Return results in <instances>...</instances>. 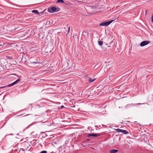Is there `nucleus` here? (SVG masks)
Instances as JSON below:
<instances>
[{
	"instance_id": "nucleus-8",
	"label": "nucleus",
	"mask_w": 153,
	"mask_h": 153,
	"mask_svg": "<svg viewBox=\"0 0 153 153\" xmlns=\"http://www.w3.org/2000/svg\"><path fill=\"white\" fill-rule=\"evenodd\" d=\"M32 13H35L37 15H39V13L38 12V10H33L32 11Z\"/></svg>"
},
{
	"instance_id": "nucleus-23",
	"label": "nucleus",
	"mask_w": 153,
	"mask_h": 153,
	"mask_svg": "<svg viewBox=\"0 0 153 153\" xmlns=\"http://www.w3.org/2000/svg\"><path fill=\"white\" fill-rule=\"evenodd\" d=\"M148 72H152V71L151 70H149L148 71H147Z\"/></svg>"
},
{
	"instance_id": "nucleus-14",
	"label": "nucleus",
	"mask_w": 153,
	"mask_h": 153,
	"mask_svg": "<svg viewBox=\"0 0 153 153\" xmlns=\"http://www.w3.org/2000/svg\"><path fill=\"white\" fill-rule=\"evenodd\" d=\"M23 114H21V115H18V116H17V117H18V118L19 119H21L22 117H23L22 116V115Z\"/></svg>"
},
{
	"instance_id": "nucleus-12",
	"label": "nucleus",
	"mask_w": 153,
	"mask_h": 153,
	"mask_svg": "<svg viewBox=\"0 0 153 153\" xmlns=\"http://www.w3.org/2000/svg\"><path fill=\"white\" fill-rule=\"evenodd\" d=\"M15 84H14V83L13 82L10 84H9L8 85H7V86H6V87H10V86H13Z\"/></svg>"
},
{
	"instance_id": "nucleus-16",
	"label": "nucleus",
	"mask_w": 153,
	"mask_h": 153,
	"mask_svg": "<svg viewBox=\"0 0 153 153\" xmlns=\"http://www.w3.org/2000/svg\"><path fill=\"white\" fill-rule=\"evenodd\" d=\"M24 145L25 146H27L26 147H24V148H26L27 147H28V144L27 143H24Z\"/></svg>"
},
{
	"instance_id": "nucleus-13",
	"label": "nucleus",
	"mask_w": 153,
	"mask_h": 153,
	"mask_svg": "<svg viewBox=\"0 0 153 153\" xmlns=\"http://www.w3.org/2000/svg\"><path fill=\"white\" fill-rule=\"evenodd\" d=\"M98 44L100 46H102L103 45V42L102 41H98Z\"/></svg>"
},
{
	"instance_id": "nucleus-5",
	"label": "nucleus",
	"mask_w": 153,
	"mask_h": 153,
	"mask_svg": "<svg viewBox=\"0 0 153 153\" xmlns=\"http://www.w3.org/2000/svg\"><path fill=\"white\" fill-rule=\"evenodd\" d=\"M56 9H57V8L55 7H51V9L52 10V11H49V12H51V13H53V12H54L59 11L58 10H56Z\"/></svg>"
},
{
	"instance_id": "nucleus-17",
	"label": "nucleus",
	"mask_w": 153,
	"mask_h": 153,
	"mask_svg": "<svg viewBox=\"0 0 153 153\" xmlns=\"http://www.w3.org/2000/svg\"><path fill=\"white\" fill-rule=\"evenodd\" d=\"M39 153H47V152L46 151H43Z\"/></svg>"
},
{
	"instance_id": "nucleus-9",
	"label": "nucleus",
	"mask_w": 153,
	"mask_h": 153,
	"mask_svg": "<svg viewBox=\"0 0 153 153\" xmlns=\"http://www.w3.org/2000/svg\"><path fill=\"white\" fill-rule=\"evenodd\" d=\"M95 80V79H92L91 78H89L88 80V81L89 82L91 83L94 81Z\"/></svg>"
},
{
	"instance_id": "nucleus-21",
	"label": "nucleus",
	"mask_w": 153,
	"mask_h": 153,
	"mask_svg": "<svg viewBox=\"0 0 153 153\" xmlns=\"http://www.w3.org/2000/svg\"><path fill=\"white\" fill-rule=\"evenodd\" d=\"M6 87H7L6 86H2V87H0V89L4 88H5Z\"/></svg>"
},
{
	"instance_id": "nucleus-2",
	"label": "nucleus",
	"mask_w": 153,
	"mask_h": 153,
	"mask_svg": "<svg viewBox=\"0 0 153 153\" xmlns=\"http://www.w3.org/2000/svg\"><path fill=\"white\" fill-rule=\"evenodd\" d=\"M113 20H112L110 21H108L106 22H102L100 24V25L102 26H106L109 25L110 23H111Z\"/></svg>"
},
{
	"instance_id": "nucleus-20",
	"label": "nucleus",
	"mask_w": 153,
	"mask_h": 153,
	"mask_svg": "<svg viewBox=\"0 0 153 153\" xmlns=\"http://www.w3.org/2000/svg\"><path fill=\"white\" fill-rule=\"evenodd\" d=\"M132 104H128L127 105H126V106L127 107H129L130 106H132Z\"/></svg>"
},
{
	"instance_id": "nucleus-25",
	"label": "nucleus",
	"mask_w": 153,
	"mask_h": 153,
	"mask_svg": "<svg viewBox=\"0 0 153 153\" xmlns=\"http://www.w3.org/2000/svg\"><path fill=\"white\" fill-rule=\"evenodd\" d=\"M134 123H135V124H137L136 123H137V122H136V121Z\"/></svg>"
},
{
	"instance_id": "nucleus-24",
	"label": "nucleus",
	"mask_w": 153,
	"mask_h": 153,
	"mask_svg": "<svg viewBox=\"0 0 153 153\" xmlns=\"http://www.w3.org/2000/svg\"><path fill=\"white\" fill-rule=\"evenodd\" d=\"M64 108V106L63 105H62V106H61V108Z\"/></svg>"
},
{
	"instance_id": "nucleus-15",
	"label": "nucleus",
	"mask_w": 153,
	"mask_h": 153,
	"mask_svg": "<svg viewBox=\"0 0 153 153\" xmlns=\"http://www.w3.org/2000/svg\"><path fill=\"white\" fill-rule=\"evenodd\" d=\"M36 61L32 62L31 63H39V62H38L37 60H36Z\"/></svg>"
},
{
	"instance_id": "nucleus-4",
	"label": "nucleus",
	"mask_w": 153,
	"mask_h": 153,
	"mask_svg": "<svg viewBox=\"0 0 153 153\" xmlns=\"http://www.w3.org/2000/svg\"><path fill=\"white\" fill-rule=\"evenodd\" d=\"M149 41H144L142 42L140 44V46L141 47L144 46L149 43Z\"/></svg>"
},
{
	"instance_id": "nucleus-1",
	"label": "nucleus",
	"mask_w": 153,
	"mask_h": 153,
	"mask_svg": "<svg viewBox=\"0 0 153 153\" xmlns=\"http://www.w3.org/2000/svg\"><path fill=\"white\" fill-rule=\"evenodd\" d=\"M114 129L118 133L122 132L124 134H127L128 133V132L126 130H123L120 128L115 129Z\"/></svg>"
},
{
	"instance_id": "nucleus-26",
	"label": "nucleus",
	"mask_w": 153,
	"mask_h": 153,
	"mask_svg": "<svg viewBox=\"0 0 153 153\" xmlns=\"http://www.w3.org/2000/svg\"><path fill=\"white\" fill-rule=\"evenodd\" d=\"M49 70V69H48V70H44V71H47L48 70ZM43 71H44V70H43Z\"/></svg>"
},
{
	"instance_id": "nucleus-6",
	"label": "nucleus",
	"mask_w": 153,
	"mask_h": 153,
	"mask_svg": "<svg viewBox=\"0 0 153 153\" xmlns=\"http://www.w3.org/2000/svg\"><path fill=\"white\" fill-rule=\"evenodd\" d=\"M28 148V147L26 148H21L20 149L19 152H21V153H24V152L25 151L27 150Z\"/></svg>"
},
{
	"instance_id": "nucleus-3",
	"label": "nucleus",
	"mask_w": 153,
	"mask_h": 153,
	"mask_svg": "<svg viewBox=\"0 0 153 153\" xmlns=\"http://www.w3.org/2000/svg\"><path fill=\"white\" fill-rule=\"evenodd\" d=\"M101 134L100 133L97 134H88L87 136L88 137H90L91 136L94 137H98L100 136Z\"/></svg>"
},
{
	"instance_id": "nucleus-27",
	"label": "nucleus",
	"mask_w": 153,
	"mask_h": 153,
	"mask_svg": "<svg viewBox=\"0 0 153 153\" xmlns=\"http://www.w3.org/2000/svg\"><path fill=\"white\" fill-rule=\"evenodd\" d=\"M147 11H146V14L147 13Z\"/></svg>"
},
{
	"instance_id": "nucleus-10",
	"label": "nucleus",
	"mask_w": 153,
	"mask_h": 153,
	"mask_svg": "<svg viewBox=\"0 0 153 153\" xmlns=\"http://www.w3.org/2000/svg\"><path fill=\"white\" fill-rule=\"evenodd\" d=\"M20 81V79H17V80H16V81L14 82H13V83H14V84L15 85V84H16L18 82H19Z\"/></svg>"
},
{
	"instance_id": "nucleus-22",
	"label": "nucleus",
	"mask_w": 153,
	"mask_h": 153,
	"mask_svg": "<svg viewBox=\"0 0 153 153\" xmlns=\"http://www.w3.org/2000/svg\"><path fill=\"white\" fill-rule=\"evenodd\" d=\"M152 21L153 22V15L152 17Z\"/></svg>"
},
{
	"instance_id": "nucleus-11",
	"label": "nucleus",
	"mask_w": 153,
	"mask_h": 153,
	"mask_svg": "<svg viewBox=\"0 0 153 153\" xmlns=\"http://www.w3.org/2000/svg\"><path fill=\"white\" fill-rule=\"evenodd\" d=\"M64 2V1L63 0H58L56 2L57 3H63Z\"/></svg>"
},
{
	"instance_id": "nucleus-7",
	"label": "nucleus",
	"mask_w": 153,
	"mask_h": 153,
	"mask_svg": "<svg viewBox=\"0 0 153 153\" xmlns=\"http://www.w3.org/2000/svg\"><path fill=\"white\" fill-rule=\"evenodd\" d=\"M118 151V150L117 149H112L110 150L109 153H116Z\"/></svg>"
},
{
	"instance_id": "nucleus-19",
	"label": "nucleus",
	"mask_w": 153,
	"mask_h": 153,
	"mask_svg": "<svg viewBox=\"0 0 153 153\" xmlns=\"http://www.w3.org/2000/svg\"><path fill=\"white\" fill-rule=\"evenodd\" d=\"M7 58L10 59H12V58L11 56H8Z\"/></svg>"
},
{
	"instance_id": "nucleus-18",
	"label": "nucleus",
	"mask_w": 153,
	"mask_h": 153,
	"mask_svg": "<svg viewBox=\"0 0 153 153\" xmlns=\"http://www.w3.org/2000/svg\"><path fill=\"white\" fill-rule=\"evenodd\" d=\"M70 27H69L68 29V32L67 34L70 31Z\"/></svg>"
},
{
	"instance_id": "nucleus-28",
	"label": "nucleus",
	"mask_w": 153,
	"mask_h": 153,
	"mask_svg": "<svg viewBox=\"0 0 153 153\" xmlns=\"http://www.w3.org/2000/svg\"><path fill=\"white\" fill-rule=\"evenodd\" d=\"M72 107H74V106H72Z\"/></svg>"
}]
</instances>
